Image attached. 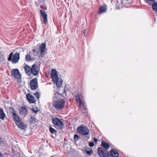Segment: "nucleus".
<instances>
[{"instance_id":"obj_1","label":"nucleus","mask_w":157,"mask_h":157,"mask_svg":"<svg viewBox=\"0 0 157 157\" xmlns=\"http://www.w3.org/2000/svg\"><path fill=\"white\" fill-rule=\"evenodd\" d=\"M20 59V53L16 52L13 55V52H11L8 58V60L9 61H11L13 63H17Z\"/></svg>"},{"instance_id":"obj_2","label":"nucleus","mask_w":157,"mask_h":157,"mask_svg":"<svg viewBox=\"0 0 157 157\" xmlns=\"http://www.w3.org/2000/svg\"><path fill=\"white\" fill-rule=\"evenodd\" d=\"M74 88L75 89L74 92L72 91L71 89V92L72 93V94L75 97V99L76 100L77 102L79 103V106H81L82 105H84V103L82 101V96L81 95H79L78 92H76V89L75 88Z\"/></svg>"},{"instance_id":"obj_3","label":"nucleus","mask_w":157,"mask_h":157,"mask_svg":"<svg viewBox=\"0 0 157 157\" xmlns=\"http://www.w3.org/2000/svg\"><path fill=\"white\" fill-rule=\"evenodd\" d=\"M77 131L80 133L84 136L89 134V129L87 127L82 125L77 128Z\"/></svg>"},{"instance_id":"obj_4","label":"nucleus","mask_w":157,"mask_h":157,"mask_svg":"<svg viewBox=\"0 0 157 157\" xmlns=\"http://www.w3.org/2000/svg\"><path fill=\"white\" fill-rule=\"evenodd\" d=\"M65 101L63 99L59 101H54L53 102V106L56 109H60L63 107L64 105Z\"/></svg>"},{"instance_id":"obj_5","label":"nucleus","mask_w":157,"mask_h":157,"mask_svg":"<svg viewBox=\"0 0 157 157\" xmlns=\"http://www.w3.org/2000/svg\"><path fill=\"white\" fill-rule=\"evenodd\" d=\"M52 120L53 124L60 128L63 127V123L58 118H52Z\"/></svg>"},{"instance_id":"obj_6","label":"nucleus","mask_w":157,"mask_h":157,"mask_svg":"<svg viewBox=\"0 0 157 157\" xmlns=\"http://www.w3.org/2000/svg\"><path fill=\"white\" fill-rule=\"evenodd\" d=\"M98 151L99 155L101 157H109V156L108 152L102 147H99Z\"/></svg>"},{"instance_id":"obj_7","label":"nucleus","mask_w":157,"mask_h":157,"mask_svg":"<svg viewBox=\"0 0 157 157\" xmlns=\"http://www.w3.org/2000/svg\"><path fill=\"white\" fill-rule=\"evenodd\" d=\"M29 85L31 90H34L36 89L38 87V83L37 79L36 78L33 79L30 81Z\"/></svg>"},{"instance_id":"obj_8","label":"nucleus","mask_w":157,"mask_h":157,"mask_svg":"<svg viewBox=\"0 0 157 157\" xmlns=\"http://www.w3.org/2000/svg\"><path fill=\"white\" fill-rule=\"evenodd\" d=\"M39 68L36 65L34 64L32 65L31 67V72L33 75H37L39 72Z\"/></svg>"},{"instance_id":"obj_9","label":"nucleus","mask_w":157,"mask_h":157,"mask_svg":"<svg viewBox=\"0 0 157 157\" xmlns=\"http://www.w3.org/2000/svg\"><path fill=\"white\" fill-rule=\"evenodd\" d=\"M12 75L14 77L17 79H20L21 78V75L19 71L17 69H13L12 71Z\"/></svg>"},{"instance_id":"obj_10","label":"nucleus","mask_w":157,"mask_h":157,"mask_svg":"<svg viewBox=\"0 0 157 157\" xmlns=\"http://www.w3.org/2000/svg\"><path fill=\"white\" fill-rule=\"evenodd\" d=\"M40 11L41 16L43 17V20L41 19V20L43 24H46L47 22V15L44 10H40Z\"/></svg>"},{"instance_id":"obj_11","label":"nucleus","mask_w":157,"mask_h":157,"mask_svg":"<svg viewBox=\"0 0 157 157\" xmlns=\"http://www.w3.org/2000/svg\"><path fill=\"white\" fill-rule=\"evenodd\" d=\"M62 95L59 94L58 92H56L54 95L53 98V102L59 101L61 99H63Z\"/></svg>"},{"instance_id":"obj_12","label":"nucleus","mask_w":157,"mask_h":157,"mask_svg":"<svg viewBox=\"0 0 157 157\" xmlns=\"http://www.w3.org/2000/svg\"><path fill=\"white\" fill-rule=\"evenodd\" d=\"M26 98L28 100L32 103H34L36 102V101L34 97L30 93H28L26 95Z\"/></svg>"},{"instance_id":"obj_13","label":"nucleus","mask_w":157,"mask_h":157,"mask_svg":"<svg viewBox=\"0 0 157 157\" xmlns=\"http://www.w3.org/2000/svg\"><path fill=\"white\" fill-rule=\"evenodd\" d=\"M46 49V44L45 43H42L40 46V49L42 55H45V50Z\"/></svg>"},{"instance_id":"obj_14","label":"nucleus","mask_w":157,"mask_h":157,"mask_svg":"<svg viewBox=\"0 0 157 157\" xmlns=\"http://www.w3.org/2000/svg\"><path fill=\"white\" fill-rule=\"evenodd\" d=\"M20 113L21 115H27L28 114L27 107L25 106L21 107L20 110Z\"/></svg>"},{"instance_id":"obj_15","label":"nucleus","mask_w":157,"mask_h":157,"mask_svg":"<svg viewBox=\"0 0 157 157\" xmlns=\"http://www.w3.org/2000/svg\"><path fill=\"white\" fill-rule=\"evenodd\" d=\"M24 69L25 72L28 75H29L30 74H31L32 73L31 72V68L29 67L28 65H25L24 66Z\"/></svg>"},{"instance_id":"obj_16","label":"nucleus","mask_w":157,"mask_h":157,"mask_svg":"<svg viewBox=\"0 0 157 157\" xmlns=\"http://www.w3.org/2000/svg\"><path fill=\"white\" fill-rule=\"evenodd\" d=\"M110 155L113 157H118L119 154L117 151L114 149H113L110 152Z\"/></svg>"},{"instance_id":"obj_17","label":"nucleus","mask_w":157,"mask_h":157,"mask_svg":"<svg viewBox=\"0 0 157 157\" xmlns=\"http://www.w3.org/2000/svg\"><path fill=\"white\" fill-rule=\"evenodd\" d=\"M17 124L19 128L22 129H25L26 128V125L24 123L20 121L18 122Z\"/></svg>"},{"instance_id":"obj_18","label":"nucleus","mask_w":157,"mask_h":157,"mask_svg":"<svg viewBox=\"0 0 157 157\" xmlns=\"http://www.w3.org/2000/svg\"><path fill=\"white\" fill-rule=\"evenodd\" d=\"M13 117L14 120L17 122L20 121L19 117L17 114L15 113L14 111L12 112Z\"/></svg>"},{"instance_id":"obj_19","label":"nucleus","mask_w":157,"mask_h":157,"mask_svg":"<svg viewBox=\"0 0 157 157\" xmlns=\"http://www.w3.org/2000/svg\"><path fill=\"white\" fill-rule=\"evenodd\" d=\"M6 116L3 110L0 108V119H1L2 120H4Z\"/></svg>"},{"instance_id":"obj_20","label":"nucleus","mask_w":157,"mask_h":157,"mask_svg":"<svg viewBox=\"0 0 157 157\" xmlns=\"http://www.w3.org/2000/svg\"><path fill=\"white\" fill-rule=\"evenodd\" d=\"M101 145L105 150H108L110 147V145L108 143L102 141Z\"/></svg>"},{"instance_id":"obj_21","label":"nucleus","mask_w":157,"mask_h":157,"mask_svg":"<svg viewBox=\"0 0 157 157\" xmlns=\"http://www.w3.org/2000/svg\"><path fill=\"white\" fill-rule=\"evenodd\" d=\"M85 151L86 153L89 155H91V154L93 153L92 149L91 148L89 147L86 148Z\"/></svg>"},{"instance_id":"obj_22","label":"nucleus","mask_w":157,"mask_h":157,"mask_svg":"<svg viewBox=\"0 0 157 157\" xmlns=\"http://www.w3.org/2000/svg\"><path fill=\"white\" fill-rule=\"evenodd\" d=\"M51 77L54 82H58L59 78L58 75L51 76Z\"/></svg>"},{"instance_id":"obj_23","label":"nucleus","mask_w":157,"mask_h":157,"mask_svg":"<svg viewBox=\"0 0 157 157\" xmlns=\"http://www.w3.org/2000/svg\"><path fill=\"white\" fill-rule=\"evenodd\" d=\"M106 9L105 7L104 6H102L100 7V8L99 11L98 12L99 14H100L101 13H104L105 12Z\"/></svg>"},{"instance_id":"obj_24","label":"nucleus","mask_w":157,"mask_h":157,"mask_svg":"<svg viewBox=\"0 0 157 157\" xmlns=\"http://www.w3.org/2000/svg\"><path fill=\"white\" fill-rule=\"evenodd\" d=\"M151 5L152 9L156 12H157V2L153 3Z\"/></svg>"},{"instance_id":"obj_25","label":"nucleus","mask_w":157,"mask_h":157,"mask_svg":"<svg viewBox=\"0 0 157 157\" xmlns=\"http://www.w3.org/2000/svg\"><path fill=\"white\" fill-rule=\"evenodd\" d=\"M121 3L124 5H127L131 2V0H121Z\"/></svg>"},{"instance_id":"obj_26","label":"nucleus","mask_w":157,"mask_h":157,"mask_svg":"<svg viewBox=\"0 0 157 157\" xmlns=\"http://www.w3.org/2000/svg\"><path fill=\"white\" fill-rule=\"evenodd\" d=\"M6 143V141L5 139L0 137V145L2 146H3Z\"/></svg>"},{"instance_id":"obj_27","label":"nucleus","mask_w":157,"mask_h":157,"mask_svg":"<svg viewBox=\"0 0 157 157\" xmlns=\"http://www.w3.org/2000/svg\"><path fill=\"white\" fill-rule=\"evenodd\" d=\"M57 73L56 69H53L52 70L51 72V76L57 75Z\"/></svg>"},{"instance_id":"obj_28","label":"nucleus","mask_w":157,"mask_h":157,"mask_svg":"<svg viewBox=\"0 0 157 157\" xmlns=\"http://www.w3.org/2000/svg\"><path fill=\"white\" fill-rule=\"evenodd\" d=\"M155 0H144L146 3H147L149 5H151L152 4V3L154 2Z\"/></svg>"},{"instance_id":"obj_29","label":"nucleus","mask_w":157,"mask_h":157,"mask_svg":"<svg viewBox=\"0 0 157 157\" xmlns=\"http://www.w3.org/2000/svg\"><path fill=\"white\" fill-rule=\"evenodd\" d=\"M25 59L27 61H30L31 60V56L29 54H27L25 56Z\"/></svg>"},{"instance_id":"obj_30","label":"nucleus","mask_w":157,"mask_h":157,"mask_svg":"<svg viewBox=\"0 0 157 157\" xmlns=\"http://www.w3.org/2000/svg\"><path fill=\"white\" fill-rule=\"evenodd\" d=\"M49 130L51 133H52V134H54L57 132L56 131L55 129L51 127H50Z\"/></svg>"},{"instance_id":"obj_31","label":"nucleus","mask_w":157,"mask_h":157,"mask_svg":"<svg viewBox=\"0 0 157 157\" xmlns=\"http://www.w3.org/2000/svg\"><path fill=\"white\" fill-rule=\"evenodd\" d=\"M32 51L35 56H37L39 54V51H36L35 49H32Z\"/></svg>"},{"instance_id":"obj_32","label":"nucleus","mask_w":157,"mask_h":157,"mask_svg":"<svg viewBox=\"0 0 157 157\" xmlns=\"http://www.w3.org/2000/svg\"><path fill=\"white\" fill-rule=\"evenodd\" d=\"M36 119L35 118L32 117L30 119V121L32 123H34L36 122Z\"/></svg>"},{"instance_id":"obj_33","label":"nucleus","mask_w":157,"mask_h":157,"mask_svg":"<svg viewBox=\"0 0 157 157\" xmlns=\"http://www.w3.org/2000/svg\"><path fill=\"white\" fill-rule=\"evenodd\" d=\"M34 95L35 97H36L37 99H39L40 96V94L38 92H36L35 94H34Z\"/></svg>"},{"instance_id":"obj_34","label":"nucleus","mask_w":157,"mask_h":157,"mask_svg":"<svg viewBox=\"0 0 157 157\" xmlns=\"http://www.w3.org/2000/svg\"><path fill=\"white\" fill-rule=\"evenodd\" d=\"M74 139L75 141H78L79 139L78 136L76 134H75L74 136Z\"/></svg>"},{"instance_id":"obj_35","label":"nucleus","mask_w":157,"mask_h":157,"mask_svg":"<svg viewBox=\"0 0 157 157\" xmlns=\"http://www.w3.org/2000/svg\"><path fill=\"white\" fill-rule=\"evenodd\" d=\"M32 111L34 113H36L38 112V109L37 108H34L32 109Z\"/></svg>"},{"instance_id":"obj_36","label":"nucleus","mask_w":157,"mask_h":157,"mask_svg":"<svg viewBox=\"0 0 157 157\" xmlns=\"http://www.w3.org/2000/svg\"><path fill=\"white\" fill-rule=\"evenodd\" d=\"M89 146L90 147H93V146H94V143L92 142H90L89 144Z\"/></svg>"},{"instance_id":"obj_37","label":"nucleus","mask_w":157,"mask_h":157,"mask_svg":"<svg viewBox=\"0 0 157 157\" xmlns=\"http://www.w3.org/2000/svg\"><path fill=\"white\" fill-rule=\"evenodd\" d=\"M55 83H56V86L57 87H59L60 86H61V85L62 84L61 83H60V84L59 83H58V82H55Z\"/></svg>"},{"instance_id":"obj_38","label":"nucleus","mask_w":157,"mask_h":157,"mask_svg":"<svg viewBox=\"0 0 157 157\" xmlns=\"http://www.w3.org/2000/svg\"><path fill=\"white\" fill-rule=\"evenodd\" d=\"M97 139H96L94 137V141L96 143L97 142Z\"/></svg>"},{"instance_id":"obj_39","label":"nucleus","mask_w":157,"mask_h":157,"mask_svg":"<svg viewBox=\"0 0 157 157\" xmlns=\"http://www.w3.org/2000/svg\"><path fill=\"white\" fill-rule=\"evenodd\" d=\"M4 156V155L3 154H2L1 152H0V157H2Z\"/></svg>"},{"instance_id":"obj_40","label":"nucleus","mask_w":157,"mask_h":157,"mask_svg":"<svg viewBox=\"0 0 157 157\" xmlns=\"http://www.w3.org/2000/svg\"><path fill=\"white\" fill-rule=\"evenodd\" d=\"M12 151L14 153H15L16 151L15 150L13 149V147H12Z\"/></svg>"},{"instance_id":"obj_41","label":"nucleus","mask_w":157,"mask_h":157,"mask_svg":"<svg viewBox=\"0 0 157 157\" xmlns=\"http://www.w3.org/2000/svg\"><path fill=\"white\" fill-rule=\"evenodd\" d=\"M86 137H87V138L88 139H89V136H86Z\"/></svg>"},{"instance_id":"obj_42","label":"nucleus","mask_w":157,"mask_h":157,"mask_svg":"<svg viewBox=\"0 0 157 157\" xmlns=\"http://www.w3.org/2000/svg\"><path fill=\"white\" fill-rule=\"evenodd\" d=\"M85 30L84 31V34L85 33Z\"/></svg>"},{"instance_id":"obj_43","label":"nucleus","mask_w":157,"mask_h":157,"mask_svg":"<svg viewBox=\"0 0 157 157\" xmlns=\"http://www.w3.org/2000/svg\"><path fill=\"white\" fill-rule=\"evenodd\" d=\"M120 5H121L120 4L119 5V7H120V6H120Z\"/></svg>"},{"instance_id":"obj_44","label":"nucleus","mask_w":157,"mask_h":157,"mask_svg":"<svg viewBox=\"0 0 157 157\" xmlns=\"http://www.w3.org/2000/svg\"><path fill=\"white\" fill-rule=\"evenodd\" d=\"M120 6L121 7V6H122V5H121V6Z\"/></svg>"},{"instance_id":"obj_45","label":"nucleus","mask_w":157,"mask_h":157,"mask_svg":"<svg viewBox=\"0 0 157 157\" xmlns=\"http://www.w3.org/2000/svg\"><path fill=\"white\" fill-rule=\"evenodd\" d=\"M156 14H157V12H156Z\"/></svg>"}]
</instances>
